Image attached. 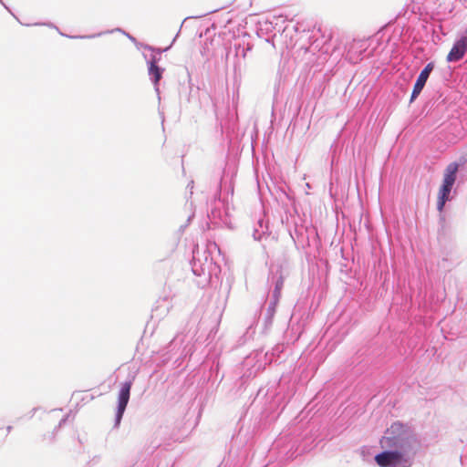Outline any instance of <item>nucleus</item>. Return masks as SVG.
<instances>
[{
	"label": "nucleus",
	"instance_id": "nucleus-6",
	"mask_svg": "<svg viewBox=\"0 0 467 467\" xmlns=\"http://www.w3.org/2000/svg\"><path fill=\"white\" fill-rule=\"evenodd\" d=\"M433 67H434V65L432 62L428 63L427 66L420 73L418 79L413 87V90H412L411 98H410L411 101L414 100L421 92Z\"/></svg>",
	"mask_w": 467,
	"mask_h": 467
},
{
	"label": "nucleus",
	"instance_id": "nucleus-2",
	"mask_svg": "<svg viewBox=\"0 0 467 467\" xmlns=\"http://www.w3.org/2000/svg\"><path fill=\"white\" fill-rule=\"evenodd\" d=\"M375 462L380 467H410L411 462L400 451H386L375 456Z\"/></svg>",
	"mask_w": 467,
	"mask_h": 467
},
{
	"label": "nucleus",
	"instance_id": "nucleus-5",
	"mask_svg": "<svg viewBox=\"0 0 467 467\" xmlns=\"http://www.w3.org/2000/svg\"><path fill=\"white\" fill-rule=\"evenodd\" d=\"M467 51V36H462L457 40L449 54L447 55V61L453 62L459 61L463 57Z\"/></svg>",
	"mask_w": 467,
	"mask_h": 467
},
{
	"label": "nucleus",
	"instance_id": "nucleus-7",
	"mask_svg": "<svg viewBox=\"0 0 467 467\" xmlns=\"http://www.w3.org/2000/svg\"><path fill=\"white\" fill-rule=\"evenodd\" d=\"M149 75L150 76L155 85L158 84L162 77V69L157 66L155 59H152L149 63Z\"/></svg>",
	"mask_w": 467,
	"mask_h": 467
},
{
	"label": "nucleus",
	"instance_id": "nucleus-8",
	"mask_svg": "<svg viewBox=\"0 0 467 467\" xmlns=\"http://www.w3.org/2000/svg\"><path fill=\"white\" fill-rule=\"evenodd\" d=\"M284 282H285V280H284L283 276H280L278 278V280L276 281L275 287V292H274L275 296L276 299H278V297L280 296L281 290H282V288L284 286Z\"/></svg>",
	"mask_w": 467,
	"mask_h": 467
},
{
	"label": "nucleus",
	"instance_id": "nucleus-4",
	"mask_svg": "<svg viewBox=\"0 0 467 467\" xmlns=\"http://www.w3.org/2000/svg\"><path fill=\"white\" fill-rule=\"evenodd\" d=\"M131 385L132 384L130 381L125 382L122 385V388L119 394V405H118V411H117V415H116V424L117 425L119 424V422L122 419L123 413L126 410L127 404L129 402Z\"/></svg>",
	"mask_w": 467,
	"mask_h": 467
},
{
	"label": "nucleus",
	"instance_id": "nucleus-1",
	"mask_svg": "<svg viewBox=\"0 0 467 467\" xmlns=\"http://www.w3.org/2000/svg\"><path fill=\"white\" fill-rule=\"evenodd\" d=\"M458 169L459 165L456 162H451L444 171L442 184L438 193L437 208L439 212H442L446 202L449 200L451 191L456 181Z\"/></svg>",
	"mask_w": 467,
	"mask_h": 467
},
{
	"label": "nucleus",
	"instance_id": "nucleus-3",
	"mask_svg": "<svg viewBox=\"0 0 467 467\" xmlns=\"http://www.w3.org/2000/svg\"><path fill=\"white\" fill-rule=\"evenodd\" d=\"M406 431L405 426L400 422H394L389 429L387 430L386 435L383 436L379 442L382 448L397 449L401 447L404 441Z\"/></svg>",
	"mask_w": 467,
	"mask_h": 467
}]
</instances>
